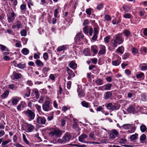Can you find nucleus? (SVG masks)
I'll use <instances>...</instances> for the list:
<instances>
[{
    "label": "nucleus",
    "mask_w": 147,
    "mask_h": 147,
    "mask_svg": "<svg viewBox=\"0 0 147 147\" xmlns=\"http://www.w3.org/2000/svg\"><path fill=\"white\" fill-rule=\"evenodd\" d=\"M123 42V38L119 35L116 36L115 39L111 41L112 45L113 47H116L117 46V44H120Z\"/></svg>",
    "instance_id": "obj_1"
},
{
    "label": "nucleus",
    "mask_w": 147,
    "mask_h": 147,
    "mask_svg": "<svg viewBox=\"0 0 147 147\" xmlns=\"http://www.w3.org/2000/svg\"><path fill=\"white\" fill-rule=\"evenodd\" d=\"M62 131L58 128L53 129L50 132L49 134L51 136H54L58 138L60 137L62 135Z\"/></svg>",
    "instance_id": "obj_2"
},
{
    "label": "nucleus",
    "mask_w": 147,
    "mask_h": 147,
    "mask_svg": "<svg viewBox=\"0 0 147 147\" xmlns=\"http://www.w3.org/2000/svg\"><path fill=\"white\" fill-rule=\"evenodd\" d=\"M22 113L29 118V120L31 121L34 119L35 114L32 110L28 109L26 110L23 111Z\"/></svg>",
    "instance_id": "obj_3"
},
{
    "label": "nucleus",
    "mask_w": 147,
    "mask_h": 147,
    "mask_svg": "<svg viewBox=\"0 0 147 147\" xmlns=\"http://www.w3.org/2000/svg\"><path fill=\"white\" fill-rule=\"evenodd\" d=\"M71 138V136L68 134L66 133L62 139H59L58 140V142L59 143L65 144L66 142L69 141Z\"/></svg>",
    "instance_id": "obj_4"
},
{
    "label": "nucleus",
    "mask_w": 147,
    "mask_h": 147,
    "mask_svg": "<svg viewBox=\"0 0 147 147\" xmlns=\"http://www.w3.org/2000/svg\"><path fill=\"white\" fill-rule=\"evenodd\" d=\"M106 107L107 109L111 111L118 110L120 107V106L118 104L113 105L111 103L108 104Z\"/></svg>",
    "instance_id": "obj_5"
},
{
    "label": "nucleus",
    "mask_w": 147,
    "mask_h": 147,
    "mask_svg": "<svg viewBox=\"0 0 147 147\" xmlns=\"http://www.w3.org/2000/svg\"><path fill=\"white\" fill-rule=\"evenodd\" d=\"M42 109L44 111L48 112L50 111L52 109L51 105L50 104L49 101H46L42 105Z\"/></svg>",
    "instance_id": "obj_6"
},
{
    "label": "nucleus",
    "mask_w": 147,
    "mask_h": 147,
    "mask_svg": "<svg viewBox=\"0 0 147 147\" xmlns=\"http://www.w3.org/2000/svg\"><path fill=\"white\" fill-rule=\"evenodd\" d=\"M83 32L86 34H88V33L90 36H92V35L93 30L92 27L89 28L87 26H85L83 28Z\"/></svg>",
    "instance_id": "obj_7"
},
{
    "label": "nucleus",
    "mask_w": 147,
    "mask_h": 147,
    "mask_svg": "<svg viewBox=\"0 0 147 147\" xmlns=\"http://www.w3.org/2000/svg\"><path fill=\"white\" fill-rule=\"evenodd\" d=\"M109 133V138L111 139L115 138L119 135V132L115 129H113L110 130Z\"/></svg>",
    "instance_id": "obj_8"
},
{
    "label": "nucleus",
    "mask_w": 147,
    "mask_h": 147,
    "mask_svg": "<svg viewBox=\"0 0 147 147\" xmlns=\"http://www.w3.org/2000/svg\"><path fill=\"white\" fill-rule=\"evenodd\" d=\"M99 29L98 26L94 27V28L93 36L92 38V39L94 41H96L98 38Z\"/></svg>",
    "instance_id": "obj_9"
},
{
    "label": "nucleus",
    "mask_w": 147,
    "mask_h": 147,
    "mask_svg": "<svg viewBox=\"0 0 147 147\" xmlns=\"http://www.w3.org/2000/svg\"><path fill=\"white\" fill-rule=\"evenodd\" d=\"M46 120L44 117L39 116L36 119V121L39 124H45Z\"/></svg>",
    "instance_id": "obj_10"
},
{
    "label": "nucleus",
    "mask_w": 147,
    "mask_h": 147,
    "mask_svg": "<svg viewBox=\"0 0 147 147\" xmlns=\"http://www.w3.org/2000/svg\"><path fill=\"white\" fill-rule=\"evenodd\" d=\"M26 128L27 132H31L34 130L35 127L33 125L28 123H26Z\"/></svg>",
    "instance_id": "obj_11"
},
{
    "label": "nucleus",
    "mask_w": 147,
    "mask_h": 147,
    "mask_svg": "<svg viewBox=\"0 0 147 147\" xmlns=\"http://www.w3.org/2000/svg\"><path fill=\"white\" fill-rule=\"evenodd\" d=\"M67 71L68 74V76L67 78L68 80H70L71 78L75 76V74L68 67L67 68Z\"/></svg>",
    "instance_id": "obj_12"
},
{
    "label": "nucleus",
    "mask_w": 147,
    "mask_h": 147,
    "mask_svg": "<svg viewBox=\"0 0 147 147\" xmlns=\"http://www.w3.org/2000/svg\"><path fill=\"white\" fill-rule=\"evenodd\" d=\"M26 105V104L25 102L22 101L17 106V110L18 111H21L25 107Z\"/></svg>",
    "instance_id": "obj_13"
},
{
    "label": "nucleus",
    "mask_w": 147,
    "mask_h": 147,
    "mask_svg": "<svg viewBox=\"0 0 147 147\" xmlns=\"http://www.w3.org/2000/svg\"><path fill=\"white\" fill-rule=\"evenodd\" d=\"M112 94V91L106 92L105 93L104 95V98L106 100L108 99L111 97Z\"/></svg>",
    "instance_id": "obj_14"
},
{
    "label": "nucleus",
    "mask_w": 147,
    "mask_h": 147,
    "mask_svg": "<svg viewBox=\"0 0 147 147\" xmlns=\"http://www.w3.org/2000/svg\"><path fill=\"white\" fill-rule=\"evenodd\" d=\"M84 35L82 32H79L77 33L76 36L75 38L77 40L79 41L82 40L84 38Z\"/></svg>",
    "instance_id": "obj_15"
},
{
    "label": "nucleus",
    "mask_w": 147,
    "mask_h": 147,
    "mask_svg": "<svg viewBox=\"0 0 147 147\" xmlns=\"http://www.w3.org/2000/svg\"><path fill=\"white\" fill-rule=\"evenodd\" d=\"M77 91L78 92V96L80 98L83 97L85 96V93L80 88L78 87Z\"/></svg>",
    "instance_id": "obj_16"
},
{
    "label": "nucleus",
    "mask_w": 147,
    "mask_h": 147,
    "mask_svg": "<svg viewBox=\"0 0 147 147\" xmlns=\"http://www.w3.org/2000/svg\"><path fill=\"white\" fill-rule=\"evenodd\" d=\"M100 48V49L98 53V54L103 55L106 53V49L104 45H101Z\"/></svg>",
    "instance_id": "obj_17"
},
{
    "label": "nucleus",
    "mask_w": 147,
    "mask_h": 147,
    "mask_svg": "<svg viewBox=\"0 0 147 147\" xmlns=\"http://www.w3.org/2000/svg\"><path fill=\"white\" fill-rule=\"evenodd\" d=\"M88 136L85 134H82L78 138L79 141L81 142L86 143L84 139L87 138Z\"/></svg>",
    "instance_id": "obj_18"
},
{
    "label": "nucleus",
    "mask_w": 147,
    "mask_h": 147,
    "mask_svg": "<svg viewBox=\"0 0 147 147\" xmlns=\"http://www.w3.org/2000/svg\"><path fill=\"white\" fill-rule=\"evenodd\" d=\"M35 63L38 67H42L44 65V63L40 59H37L35 61Z\"/></svg>",
    "instance_id": "obj_19"
},
{
    "label": "nucleus",
    "mask_w": 147,
    "mask_h": 147,
    "mask_svg": "<svg viewBox=\"0 0 147 147\" xmlns=\"http://www.w3.org/2000/svg\"><path fill=\"white\" fill-rule=\"evenodd\" d=\"M112 84L108 83L102 86V88L103 89L102 90H110L111 89Z\"/></svg>",
    "instance_id": "obj_20"
},
{
    "label": "nucleus",
    "mask_w": 147,
    "mask_h": 147,
    "mask_svg": "<svg viewBox=\"0 0 147 147\" xmlns=\"http://www.w3.org/2000/svg\"><path fill=\"white\" fill-rule=\"evenodd\" d=\"M127 111L130 113H134L135 111V107L133 105H130L127 109Z\"/></svg>",
    "instance_id": "obj_21"
},
{
    "label": "nucleus",
    "mask_w": 147,
    "mask_h": 147,
    "mask_svg": "<svg viewBox=\"0 0 147 147\" xmlns=\"http://www.w3.org/2000/svg\"><path fill=\"white\" fill-rule=\"evenodd\" d=\"M141 131L142 133L147 132V128L146 126L142 124H141L140 127Z\"/></svg>",
    "instance_id": "obj_22"
},
{
    "label": "nucleus",
    "mask_w": 147,
    "mask_h": 147,
    "mask_svg": "<svg viewBox=\"0 0 147 147\" xmlns=\"http://www.w3.org/2000/svg\"><path fill=\"white\" fill-rule=\"evenodd\" d=\"M11 142L10 139H8L7 140H3L2 143L1 144L2 147H7V144Z\"/></svg>",
    "instance_id": "obj_23"
},
{
    "label": "nucleus",
    "mask_w": 147,
    "mask_h": 147,
    "mask_svg": "<svg viewBox=\"0 0 147 147\" xmlns=\"http://www.w3.org/2000/svg\"><path fill=\"white\" fill-rule=\"evenodd\" d=\"M13 79H17L20 78L22 77V75L21 74L14 73H13Z\"/></svg>",
    "instance_id": "obj_24"
},
{
    "label": "nucleus",
    "mask_w": 147,
    "mask_h": 147,
    "mask_svg": "<svg viewBox=\"0 0 147 147\" xmlns=\"http://www.w3.org/2000/svg\"><path fill=\"white\" fill-rule=\"evenodd\" d=\"M83 53L84 55L86 56H90L91 54L90 49H86L84 50Z\"/></svg>",
    "instance_id": "obj_25"
},
{
    "label": "nucleus",
    "mask_w": 147,
    "mask_h": 147,
    "mask_svg": "<svg viewBox=\"0 0 147 147\" xmlns=\"http://www.w3.org/2000/svg\"><path fill=\"white\" fill-rule=\"evenodd\" d=\"M131 127H130V128H129L130 129L129 130L127 131V132L130 133H131L134 132L136 129V127L134 125L131 124Z\"/></svg>",
    "instance_id": "obj_26"
},
{
    "label": "nucleus",
    "mask_w": 147,
    "mask_h": 147,
    "mask_svg": "<svg viewBox=\"0 0 147 147\" xmlns=\"http://www.w3.org/2000/svg\"><path fill=\"white\" fill-rule=\"evenodd\" d=\"M20 99V98L17 97L12 99L11 100L13 105H16Z\"/></svg>",
    "instance_id": "obj_27"
},
{
    "label": "nucleus",
    "mask_w": 147,
    "mask_h": 147,
    "mask_svg": "<svg viewBox=\"0 0 147 147\" xmlns=\"http://www.w3.org/2000/svg\"><path fill=\"white\" fill-rule=\"evenodd\" d=\"M50 69V68L48 66H45L42 68V71L44 74H46Z\"/></svg>",
    "instance_id": "obj_28"
},
{
    "label": "nucleus",
    "mask_w": 147,
    "mask_h": 147,
    "mask_svg": "<svg viewBox=\"0 0 147 147\" xmlns=\"http://www.w3.org/2000/svg\"><path fill=\"white\" fill-rule=\"evenodd\" d=\"M91 50L94 54H96L98 52V49L96 45H93L91 47Z\"/></svg>",
    "instance_id": "obj_29"
},
{
    "label": "nucleus",
    "mask_w": 147,
    "mask_h": 147,
    "mask_svg": "<svg viewBox=\"0 0 147 147\" xmlns=\"http://www.w3.org/2000/svg\"><path fill=\"white\" fill-rule=\"evenodd\" d=\"M69 66L71 68L75 69L77 67V65L74 62L71 61L69 64Z\"/></svg>",
    "instance_id": "obj_30"
},
{
    "label": "nucleus",
    "mask_w": 147,
    "mask_h": 147,
    "mask_svg": "<svg viewBox=\"0 0 147 147\" xmlns=\"http://www.w3.org/2000/svg\"><path fill=\"white\" fill-rule=\"evenodd\" d=\"M146 136L145 134H143L142 135L140 138V142L142 143H144V141L146 140Z\"/></svg>",
    "instance_id": "obj_31"
},
{
    "label": "nucleus",
    "mask_w": 147,
    "mask_h": 147,
    "mask_svg": "<svg viewBox=\"0 0 147 147\" xmlns=\"http://www.w3.org/2000/svg\"><path fill=\"white\" fill-rule=\"evenodd\" d=\"M81 105L82 106L86 108L90 107V105L89 103L88 102H86L85 101H83L81 102Z\"/></svg>",
    "instance_id": "obj_32"
},
{
    "label": "nucleus",
    "mask_w": 147,
    "mask_h": 147,
    "mask_svg": "<svg viewBox=\"0 0 147 147\" xmlns=\"http://www.w3.org/2000/svg\"><path fill=\"white\" fill-rule=\"evenodd\" d=\"M22 53L25 55L28 54L29 53V51L26 48H23L21 51Z\"/></svg>",
    "instance_id": "obj_33"
},
{
    "label": "nucleus",
    "mask_w": 147,
    "mask_h": 147,
    "mask_svg": "<svg viewBox=\"0 0 147 147\" xmlns=\"http://www.w3.org/2000/svg\"><path fill=\"white\" fill-rule=\"evenodd\" d=\"M147 96V93H142L141 95V99L144 102L146 101V97Z\"/></svg>",
    "instance_id": "obj_34"
},
{
    "label": "nucleus",
    "mask_w": 147,
    "mask_h": 147,
    "mask_svg": "<svg viewBox=\"0 0 147 147\" xmlns=\"http://www.w3.org/2000/svg\"><path fill=\"white\" fill-rule=\"evenodd\" d=\"M123 33L126 37H128L130 35L131 32L127 30H124Z\"/></svg>",
    "instance_id": "obj_35"
},
{
    "label": "nucleus",
    "mask_w": 147,
    "mask_h": 147,
    "mask_svg": "<svg viewBox=\"0 0 147 147\" xmlns=\"http://www.w3.org/2000/svg\"><path fill=\"white\" fill-rule=\"evenodd\" d=\"M138 136V134L136 133L130 136V139L132 141L136 140L137 139Z\"/></svg>",
    "instance_id": "obj_36"
},
{
    "label": "nucleus",
    "mask_w": 147,
    "mask_h": 147,
    "mask_svg": "<svg viewBox=\"0 0 147 147\" xmlns=\"http://www.w3.org/2000/svg\"><path fill=\"white\" fill-rule=\"evenodd\" d=\"M0 47L1 50L2 51H5L9 52V49L7 48L5 46L3 45L0 44Z\"/></svg>",
    "instance_id": "obj_37"
},
{
    "label": "nucleus",
    "mask_w": 147,
    "mask_h": 147,
    "mask_svg": "<svg viewBox=\"0 0 147 147\" xmlns=\"http://www.w3.org/2000/svg\"><path fill=\"white\" fill-rule=\"evenodd\" d=\"M144 74L142 72H141L136 75V77L138 79H141L142 78H143Z\"/></svg>",
    "instance_id": "obj_38"
},
{
    "label": "nucleus",
    "mask_w": 147,
    "mask_h": 147,
    "mask_svg": "<svg viewBox=\"0 0 147 147\" xmlns=\"http://www.w3.org/2000/svg\"><path fill=\"white\" fill-rule=\"evenodd\" d=\"M120 61L119 60H117L113 61H112V64L113 65L117 66L120 63Z\"/></svg>",
    "instance_id": "obj_39"
},
{
    "label": "nucleus",
    "mask_w": 147,
    "mask_h": 147,
    "mask_svg": "<svg viewBox=\"0 0 147 147\" xmlns=\"http://www.w3.org/2000/svg\"><path fill=\"white\" fill-rule=\"evenodd\" d=\"M95 82L98 85H101L103 84V80L101 79H98L96 80Z\"/></svg>",
    "instance_id": "obj_40"
},
{
    "label": "nucleus",
    "mask_w": 147,
    "mask_h": 147,
    "mask_svg": "<svg viewBox=\"0 0 147 147\" xmlns=\"http://www.w3.org/2000/svg\"><path fill=\"white\" fill-rule=\"evenodd\" d=\"M9 91L8 90H6L4 93L1 95L2 98H6L9 94Z\"/></svg>",
    "instance_id": "obj_41"
},
{
    "label": "nucleus",
    "mask_w": 147,
    "mask_h": 147,
    "mask_svg": "<svg viewBox=\"0 0 147 147\" xmlns=\"http://www.w3.org/2000/svg\"><path fill=\"white\" fill-rule=\"evenodd\" d=\"M66 48L65 46L63 45L58 47L57 50L58 51H61L66 49Z\"/></svg>",
    "instance_id": "obj_42"
},
{
    "label": "nucleus",
    "mask_w": 147,
    "mask_h": 147,
    "mask_svg": "<svg viewBox=\"0 0 147 147\" xmlns=\"http://www.w3.org/2000/svg\"><path fill=\"white\" fill-rule=\"evenodd\" d=\"M131 124H124L122 126V127L125 129H127L130 128L131 127Z\"/></svg>",
    "instance_id": "obj_43"
},
{
    "label": "nucleus",
    "mask_w": 147,
    "mask_h": 147,
    "mask_svg": "<svg viewBox=\"0 0 147 147\" xmlns=\"http://www.w3.org/2000/svg\"><path fill=\"white\" fill-rule=\"evenodd\" d=\"M123 8L126 12L129 11L130 9V8L129 6L126 5H123Z\"/></svg>",
    "instance_id": "obj_44"
},
{
    "label": "nucleus",
    "mask_w": 147,
    "mask_h": 147,
    "mask_svg": "<svg viewBox=\"0 0 147 147\" xmlns=\"http://www.w3.org/2000/svg\"><path fill=\"white\" fill-rule=\"evenodd\" d=\"M5 15L3 13H0V21L3 22V20L4 19Z\"/></svg>",
    "instance_id": "obj_45"
},
{
    "label": "nucleus",
    "mask_w": 147,
    "mask_h": 147,
    "mask_svg": "<svg viewBox=\"0 0 147 147\" xmlns=\"http://www.w3.org/2000/svg\"><path fill=\"white\" fill-rule=\"evenodd\" d=\"M22 136H23V138L24 141L25 143L26 144L28 145H29V142L27 140L25 135L24 134H22Z\"/></svg>",
    "instance_id": "obj_46"
},
{
    "label": "nucleus",
    "mask_w": 147,
    "mask_h": 147,
    "mask_svg": "<svg viewBox=\"0 0 147 147\" xmlns=\"http://www.w3.org/2000/svg\"><path fill=\"white\" fill-rule=\"evenodd\" d=\"M25 64H22L21 63H19L17 65V67L20 69H23L25 67L26 65Z\"/></svg>",
    "instance_id": "obj_47"
},
{
    "label": "nucleus",
    "mask_w": 147,
    "mask_h": 147,
    "mask_svg": "<svg viewBox=\"0 0 147 147\" xmlns=\"http://www.w3.org/2000/svg\"><path fill=\"white\" fill-rule=\"evenodd\" d=\"M131 16V14L128 13H125L123 15V17L125 18H130Z\"/></svg>",
    "instance_id": "obj_48"
},
{
    "label": "nucleus",
    "mask_w": 147,
    "mask_h": 147,
    "mask_svg": "<svg viewBox=\"0 0 147 147\" xmlns=\"http://www.w3.org/2000/svg\"><path fill=\"white\" fill-rule=\"evenodd\" d=\"M104 7V5L101 3H100L99 4L97 5L96 9L98 10H100L102 8H103Z\"/></svg>",
    "instance_id": "obj_49"
},
{
    "label": "nucleus",
    "mask_w": 147,
    "mask_h": 147,
    "mask_svg": "<svg viewBox=\"0 0 147 147\" xmlns=\"http://www.w3.org/2000/svg\"><path fill=\"white\" fill-rule=\"evenodd\" d=\"M34 92L36 95V98H39L40 96V94L38 90H37V89L35 90Z\"/></svg>",
    "instance_id": "obj_50"
},
{
    "label": "nucleus",
    "mask_w": 147,
    "mask_h": 147,
    "mask_svg": "<svg viewBox=\"0 0 147 147\" xmlns=\"http://www.w3.org/2000/svg\"><path fill=\"white\" fill-rule=\"evenodd\" d=\"M132 52L133 54L135 55L136 54L138 53V49L135 48H133L132 50Z\"/></svg>",
    "instance_id": "obj_51"
},
{
    "label": "nucleus",
    "mask_w": 147,
    "mask_h": 147,
    "mask_svg": "<svg viewBox=\"0 0 147 147\" xmlns=\"http://www.w3.org/2000/svg\"><path fill=\"white\" fill-rule=\"evenodd\" d=\"M35 107L38 112H40L41 111V108L40 105L36 104L35 105Z\"/></svg>",
    "instance_id": "obj_52"
},
{
    "label": "nucleus",
    "mask_w": 147,
    "mask_h": 147,
    "mask_svg": "<svg viewBox=\"0 0 147 147\" xmlns=\"http://www.w3.org/2000/svg\"><path fill=\"white\" fill-rule=\"evenodd\" d=\"M92 9L91 8L87 9H86V12L88 15H90L91 14V11Z\"/></svg>",
    "instance_id": "obj_53"
},
{
    "label": "nucleus",
    "mask_w": 147,
    "mask_h": 147,
    "mask_svg": "<svg viewBox=\"0 0 147 147\" xmlns=\"http://www.w3.org/2000/svg\"><path fill=\"white\" fill-rule=\"evenodd\" d=\"M43 57L45 60H47L49 58L48 54L47 53H44L43 54Z\"/></svg>",
    "instance_id": "obj_54"
},
{
    "label": "nucleus",
    "mask_w": 147,
    "mask_h": 147,
    "mask_svg": "<svg viewBox=\"0 0 147 147\" xmlns=\"http://www.w3.org/2000/svg\"><path fill=\"white\" fill-rule=\"evenodd\" d=\"M129 53H125L123 55V59H125L129 57Z\"/></svg>",
    "instance_id": "obj_55"
},
{
    "label": "nucleus",
    "mask_w": 147,
    "mask_h": 147,
    "mask_svg": "<svg viewBox=\"0 0 147 147\" xmlns=\"http://www.w3.org/2000/svg\"><path fill=\"white\" fill-rule=\"evenodd\" d=\"M59 7H58V8L57 9H55L54 11V16L55 18H56L57 17V14L59 13V12L58 11L59 9Z\"/></svg>",
    "instance_id": "obj_56"
},
{
    "label": "nucleus",
    "mask_w": 147,
    "mask_h": 147,
    "mask_svg": "<svg viewBox=\"0 0 147 147\" xmlns=\"http://www.w3.org/2000/svg\"><path fill=\"white\" fill-rule=\"evenodd\" d=\"M22 36H25L26 35L27 32L25 30H22L20 32Z\"/></svg>",
    "instance_id": "obj_57"
},
{
    "label": "nucleus",
    "mask_w": 147,
    "mask_h": 147,
    "mask_svg": "<svg viewBox=\"0 0 147 147\" xmlns=\"http://www.w3.org/2000/svg\"><path fill=\"white\" fill-rule=\"evenodd\" d=\"M121 48H123V47L122 46H121L120 47H119L117 49L116 51L117 52H118L121 54H123V52L122 51L121 49Z\"/></svg>",
    "instance_id": "obj_58"
},
{
    "label": "nucleus",
    "mask_w": 147,
    "mask_h": 147,
    "mask_svg": "<svg viewBox=\"0 0 147 147\" xmlns=\"http://www.w3.org/2000/svg\"><path fill=\"white\" fill-rule=\"evenodd\" d=\"M89 136L90 137L92 138V139H94L95 136L93 132H91L89 133Z\"/></svg>",
    "instance_id": "obj_59"
},
{
    "label": "nucleus",
    "mask_w": 147,
    "mask_h": 147,
    "mask_svg": "<svg viewBox=\"0 0 147 147\" xmlns=\"http://www.w3.org/2000/svg\"><path fill=\"white\" fill-rule=\"evenodd\" d=\"M78 127V125L76 122H75L73 124V128L74 129H76Z\"/></svg>",
    "instance_id": "obj_60"
},
{
    "label": "nucleus",
    "mask_w": 147,
    "mask_h": 147,
    "mask_svg": "<svg viewBox=\"0 0 147 147\" xmlns=\"http://www.w3.org/2000/svg\"><path fill=\"white\" fill-rule=\"evenodd\" d=\"M105 20L107 21H109L111 20V17L109 15H106L105 16Z\"/></svg>",
    "instance_id": "obj_61"
},
{
    "label": "nucleus",
    "mask_w": 147,
    "mask_h": 147,
    "mask_svg": "<svg viewBox=\"0 0 147 147\" xmlns=\"http://www.w3.org/2000/svg\"><path fill=\"white\" fill-rule=\"evenodd\" d=\"M27 89V93L25 94V95L27 97H28L30 96V90L29 89H28V88Z\"/></svg>",
    "instance_id": "obj_62"
},
{
    "label": "nucleus",
    "mask_w": 147,
    "mask_h": 147,
    "mask_svg": "<svg viewBox=\"0 0 147 147\" xmlns=\"http://www.w3.org/2000/svg\"><path fill=\"white\" fill-rule=\"evenodd\" d=\"M71 84V81H69L68 82L67 85V88L68 89H69L70 88Z\"/></svg>",
    "instance_id": "obj_63"
},
{
    "label": "nucleus",
    "mask_w": 147,
    "mask_h": 147,
    "mask_svg": "<svg viewBox=\"0 0 147 147\" xmlns=\"http://www.w3.org/2000/svg\"><path fill=\"white\" fill-rule=\"evenodd\" d=\"M66 124V120L64 119H61V125L62 126H64Z\"/></svg>",
    "instance_id": "obj_64"
}]
</instances>
